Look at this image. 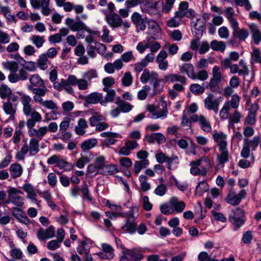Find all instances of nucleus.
Masks as SVG:
<instances>
[{"label": "nucleus", "instance_id": "393cba45", "mask_svg": "<svg viewBox=\"0 0 261 261\" xmlns=\"http://www.w3.org/2000/svg\"><path fill=\"white\" fill-rule=\"evenodd\" d=\"M22 188L27 194V198L31 199L33 202H36L37 205H39L38 200L36 198L37 193L34 187L29 183H26L23 185Z\"/></svg>", "mask_w": 261, "mask_h": 261}, {"label": "nucleus", "instance_id": "1a4fd4ad", "mask_svg": "<svg viewBox=\"0 0 261 261\" xmlns=\"http://www.w3.org/2000/svg\"><path fill=\"white\" fill-rule=\"evenodd\" d=\"M229 216V220L232 224L237 228L241 227L245 222L244 213L243 210L238 207L232 211Z\"/></svg>", "mask_w": 261, "mask_h": 261}, {"label": "nucleus", "instance_id": "603ef678", "mask_svg": "<svg viewBox=\"0 0 261 261\" xmlns=\"http://www.w3.org/2000/svg\"><path fill=\"white\" fill-rule=\"evenodd\" d=\"M195 12L194 10L192 9H189L187 10V12H183L181 11H179L178 10L174 13V15L179 18L181 21H182V19L186 16L188 18H192L195 17Z\"/></svg>", "mask_w": 261, "mask_h": 261}, {"label": "nucleus", "instance_id": "a18cd8bd", "mask_svg": "<svg viewBox=\"0 0 261 261\" xmlns=\"http://www.w3.org/2000/svg\"><path fill=\"white\" fill-rule=\"evenodd\" d=\"M2 64L5 69L10 71L11 73L17 72L18 70L19 65L15 61H7L3 62Z\"/></svg>", "mask_w": 261, "mask_h": 261}, {"label": "nucleus", "instance_id": "5701e85b", "mask_svg": "<svg viewBox=\"0 0 261 261\" xmlns=\"http://www.w3.org/2000/svg\"><path fill=\"white\" fill-rule=\"evenodd\" d=\"M39 142L36 138H32L30 140L29 144L25 143L22 146L27 147L28 152H30V155H35L39 151Z\"/></svg>", "mask_w": 261, "mask_h": 261}, {"label": "nucleus", "instance_id": "79ce46f5", "mask_svg": "<svg viewBox=\"0 0 261 261\" xmlns=\"http://www.w3.org/2000/svg\"><path fill=\"white\" fill-rule=\"evenodd\" d=\"M149 164V162L148 160L135 161L134 164V173L136 175H138L142 169L147 167Z\"/></svg>", "mask_w": 261, "mask_h": 261}, {"label": "nucleus", "instance_id": "f704fd0d", "mask_svg": "<svg viewBox=\"0 0 261 261\" xmlns=\"http://www.w3.org/2000/svg\"><path fill=\"white\" fill-rule=\"evenodd\" d=\"M102 98V94L97 92H93L85 97V101L89 104H96L100 103Z\"/></svg>", "mask_w": 261, "mask_h": 261}, {"label": "nucleus", "instance_id": "4468645a", "mask_svg": "<svg viewBox=\"0 0 261 261\" xmlns=\"http://www.w3.org/2000/svg\"><path fill=\"white\" fill-rule=\"evenodd\" d=\"M47 93H44L41 95H34L33 97L34 101L35 102L39 103L41 107L48 110H51L58 109L57 105L53 100H44L43 99V97Z\"/></svg>", "mask_w": 261, "mask_h": 261}, {"label": "nucleus", "instance_id": "6ab92c4d", "mask_svg": "<svg viewBox=\"0 0 261 261\" xmlns=\"http://www.w3.org/2000/svg\"><path fill=\"white\" fill-rule=\"evenodd\" d=\"M158 74L155 71H149L146 69L143 70L140 77V81L143 84L149 82L150 83L155 82L158 80Z\"/></svg>", "mask_w": 261, "mask_h": 261}, {"label": "nucleus", "instance_id": "e2e57ef3", "mask_svg": "<svg viewBox=\"0 0 261 261\" xmlns=\"http://www.w3.org/2000/svg\"><path fill=\"white\" fill-rule=\"evenodd\" d=\"M150 87L148 85L143 86L142 89L138 92L137 97L140 100H145L148 95V92L150 90Z\"/></svg>", "mask_w": 261, "mask_h": 261}, {"label": "nucleus", "instance_id": "c85d7f7f", "mask_svg": "<svg viewBox=\"0 0 261 261\" xmlns=\"http://www.w3.org/2000/svg\"><path fill=\"white\" fill-rule=\"evenodd\" d=\"M94 156V154L91 152L81 154V157L78 159L75 164L76 166L80 169L83 168L86 163H89L93 159Z\"/></svg>", "mask_w": 261, "mask_h": 261}, {"label": "nucleus", "instance_id": "a211bd4d", "mask_svg": "<svg viewBox=\"0 0 261 261\" xmlns=\"http://www.w3.org/2000/svg\"><path fill=\"white\" fill-rule=\"evenodd\" d=\"M18 73H10L8 76L10 82L12 83H16L19 81H25L28 78V73L23 69H19Z\"/></svg>", "mask_w": 261, "mask_h": 261}, {"label": "nucleus", "instance_id": "13d9d810", "mask_svg": "<svg viewBox=\"0 0 261 261\" xmlns=\"http://www.w3.org/2000/svg\"><path fill=\"white\" fill-rule=\"evenodd\" d=\"M226 201L228 203L232 205H237L241 202L240 198L237 196V194L234 192H231L229 193L227 197Z\"/></svg>", "mask_w": 261, "mask_h": 261}, {"label": "nucleus", "instance_id": "ddd939ff", "mask_svg": "<svg viewBox=\"0 0 261 261\" xmlns=\"http://www.w3.org/2000/svg\"><path fill=\"white\" fill-rule=\"evenodd\" d=\"M191 120L194 122H198L201 129L203 132L209 133L212 130L211 124L204 116L201 114H194L191 116Z\"/></svg>", "mask_w": 261, "mask_h": 261}, {"label": "nucleus", "instance_id": "37998d69", "mask_svg": "<svg viewBox=\"0 0 261 261\" xmlns=\"http://www.w3.org/2000/svg\"><path fill=\"white\" fill-rule=\"evenodd\" d=\"M117 172H118V169L116 165L114 164L107 165L105 163L99 174L103 175H111L114 174Z\"/></svg>", "mask_w": 261, "mask_h": 261}, {"label": "nucleus", "instance_id": "6e6552de", "mask_svg": "<svg viewBox=\"0 0 261 261\" xmlns=\"http://www.w3.org/2000/svg\"><path fill=\"white\" fill-rule=\"evenodd\" d=\"M222 97H215L212 93H209L207 96L204 100V107L208 111H213L215 114H217L220 103L222 101Z\"/></svg>", "mask_w": 261, "mask_h": 261}, {"label": "nucleus", "instance_id": "473e14b6", "mask_svg": "<svg viewBox=\"0 0 261 261\" xmlns=\"http://www.w3.org/2000/svg\"><path fill=\"white\" fill-rule=\"evenodd\" d=\"M102 90L107 93L105 96V99L101 100L100 103L102 106H106L107 103L112 102L114 101L116 93L114 90L107 87H104Z\"/></svg>", "mask_w": 261, "mask_h": 261}, {"label": "nucleus", "instance_id": "412c9836", "mask_svg": "<svg viewBox=\"0 0 261 261\" xmlns=\"http://www.w3.org/2000/svg\"><path fill=\"white\" fill-rule=\"evenodd\" d=\"M163 80L167 83L178 82L182 84H186L187 79L185 76L177 73H167L165 74Z\"/></svg>", "mask_w": 261, "mask_h": 261}, {"label": "nucleus", "instance_id": "c03bdc74", "mask_svg": "<svg viewBox=\"0 0 261 261\" xmlns=\"http://www.w3.org/2000/svg\"><path fill=\"white\" fill-rule=\"evenodd\" d=\"M115 103L117 105L120 111L123 113L129 112L134 107L133 105L121 99L120 98H118Z\"/></svg>", "mask_w": 261, "mask_h": 261}, {"label": "nucleus", "instance_id": "a878e982", "mask_svg": "<svg viewBox=\"0 0 261 261\" xmlns=\"http://www.w3.org/2000/svg\"><path fill=\"white\" fill-rule=\"evenodd\" d=\"M161 30V28L157 22L153 20L149 21L148 32L151 38L155 39L159 38Z\"/></svg>", "mask_w": 261, "mask_h": 261}, {"label": "nucleus", "instance_id": "cd10ccee", "mask_svg": "<svg viewBox=\"0 0 261 261\" xmlns=\"http://www.w3.org/2000/svg\"><path fill=\"white\" fill-rule=\"evenodd\" d=\"M10 250L9 253L13 258L20 260L22 258L23 254L22 251L20 248H17L13 241L10 240L8 243Z\"/></svg>", "mask_w": 261, "mask_h": 261}, {"label": "nucleus", "instance_id": "69168bd1", "mask_svg": "<svg viewBox=\"0 0 261 261\" xmlns=\"http://www.w3.org/2000/svg\"><path fill=\"white\" fill-rule=\"evenodd\" d=\"M102 250L108 254L109 258L112 259L115 255L114 253V248L107 243H102L101 245Z\"/></svg>", "mask_w": 261, "mask_h": 261}, {"label": "nucleus", "instance_id": "4c0bfd02", "mask_svg": "<svg viewBox=\"0 0 261 261\" xmlns=\"http://www.w3.org/2000/svg\"><path fill=\"white\" fill-rule=\"evenodd\" d=\"M3 110L5 113L10 115V117L13 118L16 113L17 106L16 104H12L6 101L3 103Z\"/></svg>", "mask_w": 261, "mask_h": 261}, {"label": "nucleus", "instance_id": "ea45409f", "mask_svg": "<svg viewBox=\"0 0 261 261\" xmlns=\"http://www.w3.org/2000/svg\"><path fill=\"white\" fill-rule=\"evenodd\" d=\"M11 175L13 178L20 177L23 172L22 167L18 163L12 164L9 168Z\"/></svg>", "mask_w": 261, "mask_h": 261}, {"label": "nucleus", "instance_id": "bb28decb", "mask_svg": "<svg viewBox=\"0 0 261 261\" xmlns=\"http://www.w3.org/2000/svg\"><path fill=\"white\" fill-rule=\"evenodd\" d=\"M249 29L254 43L259 44L261 41V32L258 27L255 23H251L249 25Z\"/></svg>", "mask_w": 261, "mask_h": 261}, {"label": "nucleus", "instance_id": "5fc2aeb1", "mask_svg": "<svg viewBox=\"0 0 261 261\" xmlns=\"http://www.w3.org/2000/svg\"><path fill=\"white\" fill-rule=\"evenodd\" d=\"M96 139H91L83 142L81 144V147L83 150H89L95 147L97 144Z\"/></svg>", "mask_w": 261, "mask_h": 261}, {"label": "nucleus", "instance_id": "0e129e2a", "mask_svg": "<svg viewBox=\"0 0 261 261\" xmlns=\"http://www.w3.org/2000/svg\"><path fill=\"white\" fill-rule=\"evenodd\" d=\"M82 76L86 80L90 81L92 79L97 77L98 74L96 70L91 69L84 72Z\"/></svg>", "mask_w": 261, "mask_h": 261}, {"label": "nucleus", "instance_id": "09e8293b", "mask_svg": "<svg viewBox=\"0 0 261 261\" xmlns=\"http://www.w3.org/2000/svg\"><path fill=\"white\" fill-rule=\"evenodd\" d=\"M220 153L217 155V159L219 164L223 166L224 164L229 160V151L227 148L219 149Z\"/></svg>", "mask_w": 261, "mask_h": 261}, {"label": "nucleus", "instance_id": "338daca9", "mask_svg": "<svg viewBox=\"0 0 261 261\" xmlns=\"http://www.w3.org/2000/svg\"><path fill=\"white\" fill-rule=\"evenodd\" d=\"M242 115L240 112L238 110H235L232 115L228 116L227 119H229V121L231 123H238L240 122Z\"/></svg>", "mask_w": 261, "mask_h": 261}, {"label": "nucleus", "instance_id": "7c9ffc66", "mask_svg": "<svg viewBox=\"0 0 261 261\" xmlns=\"http://www.w3.org/2000/svg\"><path fill=\"white\" fill-rule=\"evenodd\" d=\"M170 204L173 207V212L174 211L176 213L182 212L186 207L185 202L179 201L177 198L173 197L170 200Z\"/></svg>", "mask_w": 261, "mask_h": 261}, {"label": "nucleus", "instance_id": "680f3d73", "mask_svg": "<svg viewBox=\"0 0 261 261\" xmlns=\"http://www.w3.org/2000/svg\"><path fill=\"white\" fill-rule=\"evenodd\" d=\"M30 40L37 48H40L42 47L45 42L44 36H41L37 35H33L31 37Z\"/></svg>", "mask_w": 261, "mask_h": 261}, {"label": "nucleus", "instance_id": "de8ad7c7", "mask_svg": "<svg viewBox=\"0 0 261 261\" xmlns=\"http://www.w3.org/2000/svg\"><path fill=\"white\" fill-rule=\"evenodd\" d=\"M49 61L46 57V55L41 54L39 56L37 61V67L42 70H46L48 68V63Z\"/></svg>", "mask_w": 261, "mask_h": 261}, {"label": "nucleus", "instance_id": "f3484780", "mask_svg": "<svg viewBox=\"0 0 261 261\" xmlns=\"http://www.w3.org/2000/svg\"><path fill=\"white\" fill-rule=\"evenodd\" d=\"M167 57V53L165 50H162L156 57L155 62L158 64L159 68L162 71H166L168 68L169 63L166 60Z\"/></svg>", "mask_w": 261, "mask_h": 261}, {"label": "nucleus", "instance_id": "aec40b11", "mask_svg": "<svg viewBox=\"0 0 261 261\" xmlns=\"http://www.w3.org/2000/svg\"><path fill=\"white\" fill-rule=\"evenodd\" d=\"M143 252L144 251L142 248L127 249L123 255H128L132 261H141L144 257Z\"/></svg>", "mask_w": 261, "mask_h": 261}, {"label": "nucleus", "instance_id": "8fccbe9b", "mask_svg": "<svg viewBox=\"0 0 261 261\" xmlns=\"http://www.w3.org/2000/svg\"><path fill=\"white\" fill-rule=\"evenodd\" d=\"M208 189L209 186L206 180L200 181L196 187L195 194L198 196H201Z\"/></svg>", "mask_w": 261, "mask_h": 261}, {"label": "nucleus", "instance_id": "6e6d98bb", "mask_svg": "<svg viewBox=\"0 0 261 261\" xmlns=\"http://www.w3.org/2000/svg\"><path fill=\"white\" fill-rule=\"evenodd\" d=\"M140 185L142 190L144 192L149 191L151 189V185L147 181V177L146 175L141 174L139 177Z\"/></svg>", "mask_w": 261, "mask_h": 261}, {"label": "nucleus", "instance_id": "f8f14e48", "mask_svg": "<svg viewBox=\"0 0 261 261\" xmlns=\"http://www.w3.org/2000/svg\"><path fill=\"white\" fill-rule=\"evenodd\" d=\"M146 109L151 114L150 118L153 119H164L167 117L168 114V111L166 107L160 109H158L153 105H148L146 106Z\"/></svg>", "mask_w": 261, "mask_h": 261}, {"label": "nucleus", "instance_id": "f257e3e1", "mask_svg": "<svg viewBox=\"0 0 261 261\" xmlns=\"http://www.w3.org/2000/svg\"><path fill=\"white\" fill-rule=\"evenodd\" d=\"M115 9V5L112 2H110L108 3L107 9L100 10L105 16L106 21L112 28L120 27L123 23L121 17L114 12Z\"/></svg>", "mask_w": 261, "mask_h": 261}, {"label": "nucleus", "instance_id": "dca6fc26", "mask_svg": "<svg viewBox=\"0 0 261 261\" xmlns=\"http://www.w3.org/2000/svg\"><path fill=\"white\" fill-rule=\"evenodd\" d=\"M158 2L152 0H145V2L141 5L140 8L142 12L150 15H154L158 13Z\"/></svg>", "mask_w": 261, "mask_h": 261}, {"label": "nucleus", "instance_id": "bf43d9fd", "mask_svg": "<svg viewBox=\"0 0 261 261\" xmlns=\"http://www.w3.org/2000/svg\"><path fill=\"white\" fill-rule=\"evenodd\" d=\"M56 167H58L60 169H63L65 171H69L73 169V166L72 164L66 162L63 160L62 157L59 161L57 165H56Z\"/></svg>", "mask_w": 261, "mask_h": 261}, {"label": "nucleus", "instance_id": "0eeeda50", "mask_svg": "<svg viewBox=\"0 0 261 261\" xmlns=\"http://www.w3.org/2000/svg\"><path fill=\"white\" fill-rule=\"evenodd\" d=\"M7 193L8 198L5 201L6 203L8 204L11 202L18 207H21L23 205L24 199L19 195L22 194V192L15 188L10 187L8 190Z\"/></svg>", "mask_w": 261, "mask_h": 261}, {"label": "nucleus", "instance_id": "39448f33", "mask_svg": "<svg viewBox=\"0 0 261 261\" xmlns=\"http://www.w3.org/2000/svg\"><path fill=\"white\" fill-rule=\"evenodd\" d=\"M241 97L238 94H233L230 101L224 102L220 112L219 116L222 119H227L228 117V112L231 108L237 110L240 105Z\"/></svg>", "mask_w": 261, "mask_h": 261}, {"label": "nucleus", "instance_id": "7ed1b4c3", "mask_svg": "<svg viewBox=\"0 0 261 261\" xmlns=\"http://www.w3.org/2000/svg\"><path fill=\"white\" fill-rule=\"evenodd\" d=\"M190 173L193 175H206L207 171L211 167L210 161L207 158H201L196 161H191Z\"/></svg>", "mask_w": 261, "mask_h": 261}, {"label": "nucleus", "instance_id": "f03ea898", "mask_svg": "<svg viewBox=\"0 0 261 261\" xmlns=\"http://www.w3.org/2000/svg\"><path fill=\"white\" fill-rule=\"evenodd\" d=\"M28 89L32 92L34 95H41L44 93H48L43 79L38 74L32 75L29 79V84L27 86Z\"/></svg>", "mask_w": 261, "mask_h": 261}, {"label": "nucleus", "instance_id": "052dcab7", "mask_svg": "<svg viewBox=\"0 0 261 261\" xmlns=\"http://www.w3.org/2000/svg\"><path fill=\"white\" fill-rule=\"evenodd\" d=\"M210 46L212 49L214 50H219L221 52H223L226 48V45L223 41H219L216 40L211 42Z\"/></svg>", "mask_w": 261, "mask_h": 261}, {"label": "nucleus", "instance_id": "774afa93", "mask_svg": "<svg viewBox=\"0 0 261 261\" xmlns=\"http://www.w3.org/2000/svg\"><path fill=\"white\" fill-rule=\"evenodd\" d=\"M11 92V90L6 85L3 84L0 86V96L1 98H8Z\"/></svg>", "mask_w": 261, "mask_h": 261}, {"label": "nucleus", "instance_id": "9d476101", "mask_svg": "<svg viewBox=\"0 0 261 261\" xmlns=\"http://www.w3.org/2000/svg\"><path fill=\"white\" fill-rule=\"evenodd\" d=\"M80 192H81L82 198L84 200H86L90 202L92 200V197L90 194L89 188L87 184H83L81 188L79 186H75L70 189L71 195L74 198H76L79 196Z\"/></svg>", "mask_w": 261, "mask_h": 261}, {"label": "nucleus", "instance_id": "2f4dec72", "mask_svg": "<svg viewBox=\"0 0 261 261\" xmlns=\"http://www.w3.org/2000/svg\"><path fill=\"white\" fill-rule=\"evenodd\" d=\"M55 230L53 226H51L45 230L40 229L38 231L37 237L40 240H44L54 237Z\"/></svg>", "mask_w": 261, "mask_h": 261}, {"label": "nucleus", "instance_id": "4d7b16f0", "mask_svg": "<svg viewBox=\"0 0 261 261\" xmlns=\"http://www.w3.org/2000/svg\"><path fill=\"white\" fill-rule=\"evenodd\" d=\"M102 35L101 40L105 43H110L113 41V37L110 35V31L106 26H103L102 29Z\"/></svg>", "mask_w": 261, "mask_h": 261}, {"label": "nucleus", "instance_id": "49530a36", "mask_svg": "<svg viewBox=\"0 0 261 261\" xmlns=\"http://www.w3.org/2000/svg\"><path fill=\"white\" fill-rule=\"evenodd\" d=\"M88 127V124L85 119L80 118L77 125L75 127V132L78 135H84L86 133V128Z\"/></svg>", "mask_w": 261, "mask_h": 261}, {"label": "nucleus", "instance_id": "3c124183", "mask_svg": "<svg viewBox=\"0 0 261 261\" xmlns=\"http://www.w3.org/2000/svg\"><path fill=\"white\" fill-rule=\"evenodd\" d=\"M163 79H158L153 84V92L149 94L151 97L162 92L164 88V85L162 84Z\"/></svg>", "mask_w": 261, "mask_h": 261}, {"label": "nucleus", "instance_id": "e433bc0d", "mask_svg": "<svg viewBox=\"0 0 261 261\" xmlns=\"http://www.w3.org/2000/svg\"><path fill=\"white\" fill-rule=\"evenodd\" d=\"M179 69L181 73H186L187 76L192 79L194 77V68L192 64L184 63L179 66Z\"/></svg>", "mask_w": 261, "mask_h": 261}, {"label": "nucleus", "instance_id": "b1692460", "mask_svg": "<svg viewBox=\"0 0 261 261\" xmlns=\"http://www.w3.org/2000/svg\"><path fill=\"white\" fill-rule=\"evenodd\" d=\"M191 24L192 32L197 38L201 37L204 29L202 20L200 18H197L195 21H193L191 22Z\"/></svg>", "mask_w": 261, "mask_h": 261}, {"label": "nucleus", "instance_id": "c756f323", "mask_svg": "<svg viewBox=\"0 0 261 261\" xmlns=\"http://www.w3.org/2000/svg\"><path fill=\"white\" fill-rule=\"evenodd\" d=\"M48 132L47 126L40 127L38 129H29L28 134L30 136L33 138L36 137L37 139L39 141L41 140L43 136H44Z\"/></svg>", "mask_w": 261, "mask_h": 261}, {"label": "nucleus", "instance_id": "864d4df0", "mask_svg": "<svg viewBox=\"0 0 261 261\" xmlns=\"http://www.w3.org/2000/svg\"><path fill=\"white\" fill-rule=\"evenodd\" d=\"M136 227L137 225L134 221L126 220L125 224L122 227V229L124 232L133 234L136 231Z\"/></svg>", "mask_w": 261, "mask_h": 261}, {"label": "nucleus", "instance_id": "c9c22d12", "mask_svg": "<svg viewBox=\"0 0 261 261\" xmlns=\"http://www.w3.org/2000/svg\"><path fill=\"white\" fill-rule=\"evenodd\" d=\"M223 12L225 17L227 19L230 27L238 23V21L234 17L235 12L232 7H228L225 8Z\"/></svg>", "mask_w": 261, "mask_h": 261}, {"label": "nucleus", "instance_id": "a19ab883", "mask_svg": "<svg viewBox=\"0 0 261 261\" xmlns=\"http://www.w3.org/2000/svg\"><path fill=\"white\" fill-rule=\"evenodd\" d=\"M73 80L71 82L72 84L75 86L77 85L79 90H85L88 89L89 84L88 81L83 77V79H77L75 75H73Z\"/></svg>", "mask_w": 261, "mask_h": 261}, {"label": "nucleus", "instance_id": "72a5a7b5", "mask_svg": "<svg viewBox=\"0 0 261 261\" xmlns=\"http://www.w3.org/2000/svg\"><path fill=\"white\" fill-rule=\"evenodd\" d=\"M145 139L150 143H152L156 141L159 144H162L166 142V138L164 135L160 133L146 135L145 136Z\"/></svg>", "mask_w": 261, "mask_h": 261}, {"label": "nucleus", "instance_id": "9b49d317", "mask_svg": "<svg viewBox=\"0 0 261 261\" xmlns=\"http://www.w3.org/2000/svg\"><path fill=\"white\" fill-rule=\"evenodd\" d=\"M65 24L71 31L74 32L86 30L88 32L93 35L97 34L96 32H92L87 28L86 24L80 20H74L72 18L68 17L65 20Z\"/></svg>", "mask_w": 261, "mask_h": 261}, {"label": "nucleus", "instance_id": "20e7f679", "mask_svg": "<svg viewBox=\"0 0 261 261\" xmlns=\"http://www.w3.org/2000/svg\"><path fill=\"white\" fill-rule=\"evenodd\" d=\"M32 101L31 97L27 94H23L21 96V103L23 106V112L25 116H31V119L39 122L41 121L42 116L38 112L35 111L32 108L30 102Z\"/></svg>", "mask_w": 261, "mask_h": 261}, {"label": "nucleus", "instance_id": "4be33fe9", "mask_svg": "<svg viewBox=\"0 0 261 261\" xmlns=\"http://www.w3.org/2000/svg\"><path fill=\"white\" fill-rule=\"evenodd\" d=\"M214 141L217 143L218 149L227 148V135L222 132H216L213 135Z\"/></svg>", "mask_w": 261, "mask_h": 261}, {"label": "nucleus", "instance_id": "58836bf2", "mask_svg": "<svg viewBox=\"0 0 261 261\" xmlns=\"http://www.w3.org/2000/svg\"><path fill=\"white\" fill-rule=\"evenodd\" d=\"M72 77H73V75H70L66 80L62 79L63 89H64L67 93L70 94H72L74 93L72 86L75 85L72 84V83L71 82V80H73Z\"/></svg>", "mask_w": 261, "mask_h": 261}, {"label": "nucleus", "instance_id": "423d86ee", "mask_svg": "<svg viewBox=\"0 0 261 261\" xmlns=\"http://www.w3.org/2000/svg\"><path fill=\"white\" fill-rule=\"evenodd\" d=\"M106 158L101 155L95 156L94 163L89 164L87 168V173L90 177H94L100 174L105 163Z\"/></svg>", "mask_w": 261, "mask_h": 261}, {"label": "nucleus", "instance_id": "2eb2a0df", "mask_svg": "<svg viewBox=\"0 0 261 261\" xmlns=\"http://www.w3.org/2000/svg\"><path fill=\"white\" fill-rule=\"evenodd\" d=\"M239 22L230 27L232 30V36L239 41H245L249 36V32L245 28H239Z\"/></svg>", "mask_w": 261, "mask_h": 261}]
</instances>
